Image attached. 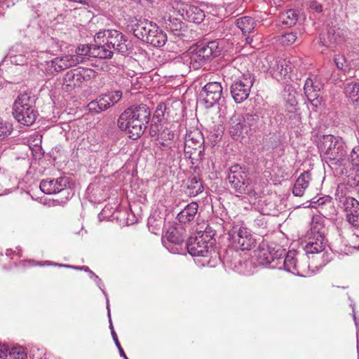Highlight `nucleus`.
<instances>
[{
    "label": "nucleus",
    "mask_w": 359,
    "mask_h": 359,
    "mask_svg": "<svg viewBox=\"0 0 359 359\" xmlns=\"http://www.w3.org/2000/svg\"><path fill=\"white\" fill-rule=\"evenodd\" d=\"M236 26L241 30L243 34H250L252 32L256 25L255 20L249 16H244L238 18L236 20Z\"/></svg>",
    "instance_id": "nucleus-31"
},
{
    "label": "nucleus",
    "mask_w": 359,
    "mask_h": 359,
    "mask_svg": "<svg viewBox=\"0 0 359 359\" xmlns=\"http://www.w3.org/2000/svg\"><path fill=\"white\" fill-rule=\"evenodd\" d=\"M348 97L353 102H359V91H351Z\"/></svg>",
    "instance_id": "nucleus-61"
},
{
    "label": "nucleus",
    "mask_w": 359,
    "mask_h": 359,
    "mask_svg": "<svg viewBox=\"0 0 359 359\" xmlns=\"http://www.w3.org/2000/svg\"><path fill=\"white\" fill-rule=\"evenodd\" d=\"M95 43L93 44L92 57L101 59H110L113 56V50L105 43L103 35L97 32L94 37Z\"/></svg>",
    "instance_id": "nucleus-14"
},
{
    "label": "nucleus",
    "mask_w": 359,
    "mask_h": 359,
    "mask_svg": "<svg viewBox=\"0 0 359 359\" xmlns=\"http://www.w3.org/2000/svg\"><path fill=\"white\" fill-rule=\"evenodd\" d=\"M311 180V173L309 171H305L302 173L297 179L292 193L295 196L301 197L304 195L306 189L308 187Z\"/></svg>",
    "instance_id": "nucleus-25"
},
{
    "label": "nucleus",
    "mask_w": 359,
    "mask_h": 359,
    "mask_svg": "<svg viewBox=\"0 0 359 359\" xmlns=\"http://www.w3.org/2000/svg\"><path fill=\"white\" fill-rule=\"evenodd\" d=\"M54 265H57V264H54ZM57 266H59L60 267L72 268L77 270H83L85 271H88L89 275L94 276L93 271H92L88 266H74L67 264H57Z\"/></svg>",
    "instance_id": "nucleus-55"
},
{
    "label": "nucleus",
    "mask_w": 359,
    "mask_h": 359,
    "mask_svg": "<svg viewBox=\"0 0 359 359\" xmlns=\"http://www.w3.org/2000/svg\"><path fill=\"white\" fill-rule=\"evenodd\" d=\"M311 88L313 90H320L321 83L317 81L316 78H308L305 81L304 90H310Z\"/></svg>",
    "instance_id": "nucleus-49"
},
{
    "label": "nucleus",
    "mask_w": 359,
    "mask_h": 359,
    "mask_svg": "<svg viewBox=\"0 0 359 359\" xmlns=\"http://www.w3.org/2000/svg\"><path fill=\"white\" fill-rule=\"evenodd\" d=\"M55 83L56 81L53 79L48 80L39 79L36 85L32 84L31 86L34 88H39V90H46L53 88Z\"/></svg>",
    "instance_id": "nucleus-44"
},
{
    "label": "nucleus",
    "mask_w": 359,
    "mask_h": 359,
    "mask_svg": "<svg viewBox=\"0 0 359 359\" xmlns=\"http://www.w3.org/2000/svg\"><path fill=\"white\" fill-rule=\"evenodd\" d=\"M84 78L80 72H68L65 78L64 85L67 88H80Z\"/></svg>",
    "instance_id": "nucleus-34"
},
{
    "label": "nucleus",
    "mask_w": 359,
    "mask_h": 359,
    "mask_svg": "<svg viewBox=\"0 0 359 359\" xmlns=\"http://www.w3.org/2000/svg\"><path fill=\"white\" fill-rule=\"evenodd\" d=\"M37 114L35 107H13V117L24 126H32L35 122Z\"/></svg>",
    "instance_id": "nucleus-13"
},
{
    "label": "nucleus",
    "mask_w": 359,
    "mask_h": 359,
    "mask_svg": "<svg viewBox=\"0 0 359 359\" xmlns=\"http://www.w3.org/2000/svg\"><path fill=\"white\" fill-rule=\"evenodd\" d=\"M280 247L276 250H271L265 243L260 245L257 250H255V256L257 257L259 264L269 266L270 268L280 269L283 257H278Z\"/></svg>",
    "instance_id": "nucleus-8"
},
{
    "label": "nucleus",
    "mask_w": 359,
    "mask_h": 359,
    "mask_svg": "<svg viewBox=\"0 0 359 359\" xmlns=\"http://www.w3.org/2000/svg\"><path fill=\"white\" fill-rule=\"evenodd\" d=\"M204 137L201 130L194 129L186 135L185 154H189V158L194 164V161H200L204 155Z\"/></svg>",
    "instance_id": "nucleus-5"
},
{
    "label": "nucleus",
    "mask_w": 359,
    "mask_h": 359,
    "mask_svg": "<svg viewBox=\"0 0 359 359\" xmlns=\"http://www.w3.org/2000/svg\"><path fill=\"white\" fill-rule=\"evenodd\" d=\"M103 35V39L105 43L114 50L122 55L126 54L128 50V44L127 43V37L121 32L116 29H107L100 31Z\"/></svg>",
    "instance_id": "nucleus-9"
},
{
    "label": "nucleus",
    "mask_w": 359,
    "mask_h": 359,
    "mask_svg": "<svg viewBox=\"0 0 359 359\" xmlns=\"http://www.w3.org/2000/svg\"><path fill=\"white\" fill-rule=\"evenodd\" d=\"M13 130V125L10 122L0 120V140H2L11 135Z\"/></svg>",
    "instance_id": "nucleus-43"
},
{
    "label": "nucleus",
    "mask_w": 359,
    "mask_h": 359,
    "mask_svg": "<svg viewBox=\"0 0 359 359\" xmlns=\"http://www.w3.org/2000/svg\"><path fill=\"white\" fill-rule=\"evenodd\" d=\"M298 16V13L295 10L290 9L280 13L279 22L286 27H292L297 22Z\"/></svg>",
    "instance_id": "nucleus-35"
},
{
    "label": "nucleus",
    "mask_w": 359,
    "mask_h": 359,
    "mask_svg": "<svg viewBox=\"0 0 359 359\" xmlns=\"http://www.w3.org/2000/svg\"><path fill=\"white\" fill-rule=\"evenodd\" d=\"M304 250L306 255L320 254L324 251L327 243L325 237L320 235H308L305 241Z\"/></svg>",
    "instance_id": "nucleus-12"
},
{
    "label": "nucleus",
    "mask_w": 359,
    "mask_h": 359,
    "mask_svg": "<svg viewBox=\"0 0 359 359\" xmlns=\"http://www.w3.org/2000/svg\"><path fill=\"white\" fill-rule=\"evenodd\" d=\"M255 79L250 75H243L238 80L233 81L231 90H250L253 86Z\"/></svg>",
    "instance_id": "nucleus-33"
},
{
    "label": "nucleus",
    "mask_w": 359,
    "mask_h": 359,
    "mask_svg": "<svg viewBox=\"0 0 359 359\" xmlns=\"http://www.w3.org/2000/svg\"><path fill=\"white\" fill-rule=\"evenodd\" d=\"M92 50H93V44L90 45H81L78 46L76 49V54L74 55L80 56L79 59L81 61H79L80 63H83L88 59V57H92Z\"/></svg>",
    "instance_id": "nucleus-36"
},
{
    "label": "nucleus",
    "mask_w": 359,
    "mask_h": 359,
    "mask_svg": "<svg viewBox=\"0 0 359 359\" xmlns=\"http://www.w3.org/2000/svg\"><path fill=\"white\" fill-rule=\"evenodd\" d=\"M144 79L142 78H132L121 77L118 79L117 83L119 88L126 90H140L144 88L143 86Z\"/></svg>",
    "instance_id": "nucleus-28"
},
{
    "label": "nucleus",
    "mask_w": 359,
    "mask_h": 359,
    "mask_svg": "<svg viewBox=\"0 0 359 359\" xmlns=\"http://www.w3.org/2000/svg\"><path fill=\"white\" fill-rule=\"evenodd\" d=\"M202 90H223V86L219 81H211L205 84Z\"/></svg>",
    "instance_id": "nucleus-54"
},
{
    "label": "nucleus",
    "mask_w": 359,
    "mask_h": 359,
    "mask_svg": "<svg viewBox=\"0 0 359 359\" xmlns=\"http://www.w3.org/2000/svg\"><path fill=\"white\" fill-rule=\"evenodd\" d=\"M11 62L13 63H15L17 65H23L24 64L27 63V59L23 55L11 56Z\"/></svg>",
    "instance_id": "nucleus-56"
},
{
    "label": "nucleus",
    "mask_w": 359,
    "mask_h": 359,
    "mask_svg": "<svg viewBox=\"0 0 359 359\" xmlns=\"http://www.w3.org/2000/svg\"><path fill=\"white\" fill-rule=\"evenodd\" d=\"M297 33L291 32L282 34L280 40L283 45L290 46L293 44L297 41Z\"/></svg>",
    "instance_id": "nucleus-45"
},
{
    "label": "nucleus",
    "mask_w": 359,
    "mask_h": 359,
    "mask_svg": "<svg viewBox=\"0 0 359 359\" xmlns=\"http://www.w3.org/2000/svg\"><path fill=\"white\" fill-rule=\"evenodd\" d=\"M174 133L168 129L163 130L159 135V138L162 140L167 141L168 142H161V144L170 149H172V147L175 145L173 142H170L174 138Z\"/></svg>",
    "instance_id": "nucleus-41"
},
{
    "label": "nucleus",
    "mask_w": 359,
    "mask_h": 359,
    "mask_svg": "<svg viewBox=\"0 0 359 359\" xmlns=\"http://www.w3.org/2000/svg\"><path fill=\"white\" fill-rule=\"evenodd\" d=\"M224 91H201L200 97L206 104V107H211L221 98Z\"/></svg>",
    "instance_id": "nucleus-32"
},
{
    "label": "nucleus",
    "mask_w": 359,
    "mask_h": 359,
    "mask_svg": "<svg viewBox=\"0 0 359 359\" xmlns=\"http://www.w3.org/2000/svg\"><path fill=\"white\" fill-rule=\"evenodd\" d=\"M198 205L196 202H192L188 204L182 211H180L177 216V219L179 222L186 224L191 222L195 218L198 212Z\"/></svg>",
    "instance_id": "nucleus-24"
},
{
    "label": "nucleus",
    "mask_w": 359,
    "mask_h": 359,
    "mask_svg": "<svg viewBox=\"0 0 359 359\" xmlns=\"http://www.w3.org/2000/svg\"><path fill=\"white\" fill-rule=\"evenodd\" d=\"M204 187L201 180L196 176L191 175L184 182V191L189 197H194L202 193Z\"/></svg>",
    "instance_id": "nucleus-19"
},
{
    "label": "nucleus",
    "mask_w": 359,
    "mask_h": 359,
    "mask_svg": "<svg viewBox=\"0 0 359 359\" xmlns=\"http://www.w3.org/2000/svg\"><path fill=\"white\" fill-rule=\"evenodd\" d=\"M325 219L320 215H314L311 222V229L307 233L308 235H320L325 237L327 234V228L325 224Z\"/></svg>",
    "instance_id": "nucleus-26"
},
{
    "label": "nucleus",
    "mask_w": 359,
    "mask_h": 359,
    "mask_svg": "<svg viewBox=\"0 0 359 359\" xmlns=\"http://www.w3.org/2000/svg\"><path fill=\"white\" fill-rule=\"evenodd\" d=\"M90 277L91 278L94 279V281L96 283L97 285L102 291L103 294L106 297L107 301V300L109 301V299L107 297V294L106 293V292L102 288L103 284H102V280L97 275H95V273H94V276L90 275ZM108 304H109V302H108Z\"/></svg>",
    "instance_id": "nucleus-57"
},
{
    "label": "nucleus",
    "mask_w": 359,
    "mask_h": 359,
    "mask_svg": "<svg viewBox=\"0 0 359 359\" xmlns=\"http://www.w3.org/2000/svg\"><path fill=\"white\" fill-rule=\"evenodd\" d=\"M168 241L174 244L180 245L184 241V237L180 231L176 229H170L166 233Z\"/></svg>",
    "instance_id": "nucleus-39"
},
{
    "label": "nucleus",
    "mask_w": 359,
    "mask_h": 359,
    "mask_svg": "<svg viewBox=\"0 0 359 359\" xmlns=\"http://www.w3.org/2000/svg\"><path fill=\"white\" fill-rule=\"evenodd\" d=\"M344 88L348 90H359V84H358L357 83H355L354 81L347 82L345 84Z\"/></svg>",
    "instance_id": "nucleus-60"
},
{
    "label": "nucleus",
    "mask_w": 359,
    "mask_h": 359,
    "mask_svg": "<svg viewBox=\"0 0 359 359\" xmlns=\"http://www.w3.org/2000/svg\"><path fill=\"white\" fill-rule=\"evenodd\" d=\"M163 25L168 31L180 37L185 36L184 23L180 18L169 14L163 17Z\"/></svg>",
    "instance_id": "nucleus-16"
},
{
    "label": "nucleus",
    "mask_w": 359,
    "mask_h": 359,
    "mask_svg": "<svg viewBox=\"0 0 359 359\" xmlns=\"http://www.w3.org/2000/svg\"><path fill=\"white\" fill-rule=\"evenodd\" d=\"M170 104V102H160L156 107L154 116L158 121H161L165 113H167L168 105Z\"/></svg>",
    "instance_id": "nucleus-47"
},
{
    "label": "nucleus",
    "mask_w": 359,
    "mask_h": 359,
    "mask_svg": "<svg viewBox=\"0 0 359 359\" xmlns=\"http://www.w3.org/2000/svg\"><path fill=\"white\" fill-rule=\"evenodd\" d=\"M36 100L32 91H25L18 97L13 107H34Z\"/></svg>",
    "instance_id": "nucleus-29"
},
{
    "label": "nucleus",
    "mask_w": 359,
    "mask_h": 359,
    "mask_svg": "<svg viewBox=\"0 0 359 359\" xmlns=\"http://www.w3.org/2000/svg\"><path fill=\"white\" fill-rule=\"evenodd\" d=\"M350 160L352 165L358 167V170H359V147H354L352 149Z\"/></svg>",
    "instance_id": "nucleus-53"
},
{
    "label": "nucleus",
    "mask_w": 359,
    "mask_h": 359,
    "mask_svg": "<svg viewBox=\"0 0 359 359\" xmlns=\"http://www.w3.org/2000/svg\"><path fill=\"white\" fill-rule=\"evenodd\" d=\"M54 183L56 188V193H59L67 190V187L69 184V178L67 177H60L54 179Z\"/></svg>",
    "instance_id": "nucleus-46"
},
{
    "label": "nucleus",
    "mask_w": 359,
    "mask_h": 359,
    "mask_svg": "<svg viewBox=\"0 0 359 359\" xmlns=\"http://www.w3.org/2000/svg\"><path fill=\"white\" fill-rule=\"evenodd\" d=\"M309 6L310 8L314 10L317 13H320L323 11L321 4L315 0L310 1Z\"/></svg>",
    "instance_id": "nucleus-59"
},
{
    "label": "nucleus",
    "mask_w": 359,
    "mask_h": 359,
    "mask_svg": "<svg viewBox=\"0 0 359 359\" xmlns=\"http://www.w3.org/2000/svg\"><path fill=\"white\" fill-rule=\"evenodd\" d=\"M150 30L144 41L155 47L163 46L167 41L166 34L156 23Z\"/></svg>",
    "instance_id": "nucleus-18"
},
{
    "label": "nucleus",
    "mask_w": 359,
    "mask_h": 359,
    "mask_svg": "<svg viewBox=\"0 0 359 359\" xmlns=\"http://www.w3.org/2000/svg\"><path fill=\"white\" fill-rule=\"evenodd\" d=\"M296 270L297 271L299 270V273H292L293 274L305 277L309 274V266L306 263L300 262V260L299 259Z\"/></svg>",
    "instance_id": "nucleus-52"
},
{
    "label": "nucleus",
    "mask_w": 359,
    "mask_h": 359,
    "mask_svg": "<svg viewBox=\"0 0 359 359\" xmlns=\"http://www.w3.org/2000/svg\"><path fill=\"white\" fill-rule=\"evenodd\" d=\"M335 250L339 254L349 255L353 253L354 250L359 249V245L351 244L341 233L339 238L336 239L334 244Z\"/></svg>",
    "instance_id": "nucleus-27"
},
{
    "label": "nucleus",
    "mask_w": 359,
    "mask_h": 359,
    "mask_svg": "<svg viewBox=\"0 0 359 359\" xmlns=\"http://www.w3.org/2000/svg\"><path fill=\"white\" fill-rule=\"evenodd\" d=\"M283 250L280 248L279 256L283 257L282 267L280 269H284L290 273H299V270L297 271L296 267L299 262L298 254L295 250H290L286 255L283 253Z\"/></svg>",
    "instance_id": "nucleus-17"
},
{
    "label": "nucleus",
    "mask_w": 359,
    "mask_h": 359,
    "mask_svg": "<svg viewBox=\"0 0 359 359\" xmlns=\"http://www.w3.org/2000/svg\"><path fill=\"white\" fill-rule=\"evenodd\" d=\"M78 55H65L62 57H55L57 63V68L61 72L64 69L76 66L81 61Z\"/></svg>",
    "instance_id": "nucleus-30"
},
{
    "label": "nucleus",
    "mask_w": 359,
    "mask_h": 359,
    "mask_svg": "<svg viewBox=\"0 0 359 359\" xmlns=\"http://www.w3.org/2000/svg\"><path fill=\"white\" fill-rule=\"evenodd\" d=\"M334 62L338 69L346 71L348 67V63L345 56L337 55L334 57Z\"/></svg>",
    "instance_id": "nucleus-48"
},
{
    "label": "nucleus",
    "mask_w": 359,
    "mask_h": 359,
    "mask_svg": "<svg viewBox=\"0 0 359 359\" xmlns=\"http://www.w3.org/2000/svg\"><path fill=\"white\" fill-rule=\"evenodd\" d=\"M11 348L6 344H0V358L7 359Z\"/></svg>",
    "instance_id": "nucleus-58"
},
{
    "label": "nucleus",
    "mask_w": 359,
    "mask_h": 359,
    "mask_svg": "<svg viewBox=\"0 0 359 359\" xmlns=\"http://www.w3.org/2000/svg\"><path fill=\"white\" fill-rule=\"evenodd\" d=\"M40 189L46 194H56L54 179L43 180L40 183Z\"/></svg>",
    "instance_id": "nucleus-40"
},
{
    "label": "nucleus",
    "mask_w": 359,
    "mask_h": 359,
    "mask_svg": "<svg viewBox=\"0 0 359 359\" xmlns=\"http://www.w3.org/2000/svg\"><path fill=\"white\" fill-rule=\"evenodd\" d=\"M56 59L54 58L50 61H46L44 64V69L48 74H53L54 72H60L57 68Z\"/></svg>",
    "instance_id": "nucleus-51"
},
{
    "label": "nucleus",
    "mask_w": 359,
    "mask_h": 359,
    "mask_svg": "<svg viewBox=\"0 0 359 359\" xmlns=\"http://www.w3.org/2000/svg\"><path fill=\"white\" fill-rule=\"evenodd\" d=\"M107 315H108V317H109V327H110V330H111V334L112 338H113V339L114 341V343H115L117 348L118 349L120 355L121 357H123L124 359H128V357L126 356L123 349L122 348L123 345L120 344V343L118 341V339L117 334H116V333L115 332V331L114 330V327H113L111 319L110 309L109 308V304L108 303H107Z\"/></svg>",
    "instance_id": "nucleus-37"
},
{
    "label": "nucleus",
    "mask_w": 359,
    "mask_h": 359,
    "mask_svg": "<svg viewBox=\"0 0 359 359\" xmlns=\"http://www.w3.org/2000/svg\"><path fill=\"white\" fill-rule=\"evenodd\" d=\"M341 41V31L339 29H335L334 27L330 28L326 34L320 35V42L322 45L329 48L334 47L335 45L339 43Z\"/></svg>",
    "instance_id": "nucleus-22"
},
{
    "label": "nucleus",
    "mask_w": 359,
    "mask_h": 359,
    "mask_svg": "<svg viewBox=\"0 0 359 359\" xmlns=\"http://www.w3.org/2000/svg\"><path fill=\"white\" fill-rule=\"evenodd\" d=\"M229 239L235 248L242 251L250 250L256 244V238L245 227L231 229L229 232Z\"/></svg>",
    "instance_id": "nucleus-7"
},
{
    "label": "nucleus",
    "mask_w": 359,
    "mask_h": 359,
    "mask_svg": "<svg viewBox=\"0 0 359 359\" xmlns=\"http://www.w3.org/2000/svg\"><path fill=\"white\" fill-rule=\"evenodd\" d=\"M317 145L321 156L330 165L344 164L347 151L346 144L341 137L332 135H320Z\"/></svg>",
    "instance_id": "nucleus-2"
},
{
    "label": "nucleus",
    "mask_w": 359,
    "mask_h": 359,
    "mask_svg": "<svg viewBox=\"0 0 359 359\" xmlns=\"http://www.w3.org/2000/svg\"><path fill=\"white\" fill-rule=\"evenodd\" d=\"M242 120H244L243 123L248 133L258 123L259 116L255 114H246L242 115Z\"/></svg>",
    "instance_id": "nucleus-38"
},
{
    "label": "nucleus",
    "mask_w": 359,
    "mask_h": 359,
    "mask_svg": "<svg viewBox=\"0 0 359 359\" xmlns=\"http://www.w3.org/2000/svg\"><path fill=\"white\" fill-rule=\"evenodd\" d=\"M344 207L348 223L353 225L359 222V201L352 197L346 198Z\"/></svg>",
    "instance_id": "nucleus-20"
},
{
    "label": "nucleus",
    "mask_w": 359,
    "mask_h": 359,
    "mask_svg": "<svg viewBox=\"0 0 359 359\" xmlns=\"http://www.w3.org/2000/svg\"><path fill=\"white\" fill-rule=\"evenodd\" d=\"M230 94L236 103L242 102L249 96L248 91H230Z\"/></svg>",
    "instance_id": "nucleus-50"
},
{
    "label": "nucleus",
    "mask_w": 359,
    "mask_h": 359,
    "mask_svg": "<svg viewBox=\"0 0 359 359\" xmlns=\"http://www.w3.org/2000/svg\"><path fill=\"white\" fill-rule=\"evenodd\" d=\"M228 181L231 188L240 194L255 196L253 185L248 177L247 173L238 165L230 168Z\"/></svg>",
    "instance_id": "nucleus-3"
},
{
    "label": "nucleus",
    "mask_w": 359,
    "mask_h": 359,
    "mask_svg": "<svg viewBox=\"0 0 359 359\" xmlns=\"http://www.w3.org/2000/svg\"><path fill=\"white\" fill-rule=\"evenodd\" d=\"M305 92V94L306 95V97H308V99L311 101V102L312 103V104L313 105H317L318 104V101H316V103H314L315 102V100H311V98L314 96L312 95L313 93H314L315 91H304Z\"/></svg>",
    "instance_id": "nucleus-62"
},
{
    "label": "nucleus",
    "mask_w": 359,
    "mask_h": 359,
    "mask_svg": "<svg viewBox=\"0 0 359 359\" xmlns=\"http://www.w3.org/2000/svg\"><path fill=\"white\" fill-rule=\"evenodd\" d=\"M154 25V22L148 20H140L133 25L131 31L135 37L144 41V39H146Z\"/></svg>",
    "instance_id": "nucleus-23"
},
{
    "label": "nucleus",
    "mask_w": 359,
    "mask_h": 359,
    "mask_svg": "<svg viewBox=\"0 0 359 359\" xmlns=\"http://www.w3.org/2000/svg\"><path fill=\"white\" fill-rule=\"evenodd\" d=\"M220 53L218 42L211 41L206 44L198 46L189 54L190 64L195 69L206 64L211 57H216Z\"/></svg>",
    "instance_id": "nucleus-4"
},
{
    "label": "nucleus",
    "mask_w": 359,
    "mask_h": 359,
    "mask_svg": "<svg viewBox=\"0 0 359 359\" xmlns=\"http://www.w3.org/2000/svg\"><path fill=\"white\" fill-rule=\"evenodd\" d=\"M351 306L353 307V320L355 322V325L357 327V332H358V330H359V319L356 316V314H355V310H354V307L352 304H351Z\"/></svg>",
    "instance_id": "nucleus-63"
},
{
    "label": "nucleus",
    "mask_w": 359,
    "mask_h": 359,
    "mask_svg": "<svg viewBox=\"0 0 359 359\" xmlns=\"http://www.w3.org/2000/svg\"><path fill=\"white\" fill-rule=\"evenodd\" d=\"M172 8L175 9V7L172 6ZM175 10L173 11L174 13L177 12L184 19L196 24L202 22L205 18L204 11L194 5L177 3Z\"/></svg>",
    "instance_id": "nucleus-11"
},
{
    "label": "nucleus",
    "mask_w": 359,
    "mask_h": 359,
    "mask_svg": "<svg viewBox=\"0 0 359 359\" xmlns=\"http://www.w3.org/2000/svg\"><path fill=\"white\" fill-rule=\"evenodd\" d=\"M357 349H358V359H359V330L357 332Z\"/></svg>",
    "instance_id": "nucleus-64"
},
{
    "label": "nucleus",
    "mask_w": 359,
    "mask_h": 359,
    "mask_svg": "<svg viewBox=\"0 0 359 359\" xmlns=\"http://www.w3.org/2000/svg\"><path fill=\"white\" fill-rule=\"evenodd\" d=\"M150 120V109L144 104L133 105L119 116L118 126L132 140H137L144 133Z\"/></svg>",
    "instance_id": "nucleus-1"
},
{
    "label": "nucleus",
    "mask_w": 359,
    "mask_h": 359,
    "mask_svg": "<svg viewBox=\"0 0 359 359\" xmlns=\"http://www.w3.org/2000/svg\"><path fill=\"white\" fill-rule=\"evenodd\" d=\"M291 70L290 62L285 59H278L271 62L268 69L271 75L277 80L286 76Z\"/></svg>",
    "instance_id": "nucleus-15"
},
{
    "label": "nucleus",
    "mask_w": 359,
    "mask_h": 359,
    "mask_svg": "<svg viewBox=\"0 0 359 359\" xmlns=\"http://www.w3.org/2000/svg\"><path fill=\"white\" fill-rule=\"evenodd\" d=\"M243 121L244 120H242V115L234 114L231 117L229 121V133L233 139L237 140L248 134Z\"/></svg>",
    "instance_id": "nucleus-21"
},
{
    "label": "nucleus",
    "mask_w": 359,
    "mask_h": 359,
    "mask_svg": "<svg viewBox=\"0 0 359 359\" xmlns=\"http://www.w3.org/2000/svg\"><path fill=\"white\" fill-rule=\"evenodd\" d=\"M212 244L213 242L210 241L208 242L203 235L200 237L190 238L187 243V248L191 256L203 257L202 265L207 264L212 266L208 259L212 254Z\"/></svg>",
    "instance_id": "nucleus-6"
},
{
    "label": "nucleus",
    "mask_w": 359,
    "mask_h": 359,
    "mask_svg": "<svg viewBox=\"0 0 359 359\" xmlns=\"http://www.w3.org/2000/svg\"><path fill=\"white\" fill-rule=\"evenodd\" d=\"M7 359H27V354L22 346L11 348Z\"/></svg>",
    "instance_id": "nucleus-42"
},
{
    "label": "nucleus",
    "mask_w": 359,
    "mask_h": 359,
    "mask_svg": "<svg viewBox=\"0 0 359 359\" xmlns=\"http://www.w3.org/2000/svg\"><path fill=\"white\" fill-rule=\"evenodd\" d=\"M121 97L122 91H107L98 99L91 101L88 104V108L91 111L99 113L118 102Z\"/></svg>",
    "instance_id": "nucleus-10"
}]
</instances>
